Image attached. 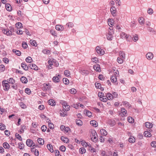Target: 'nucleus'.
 Listing matches in <instances>:
<instances>
[{"mask_svg":"<svg viewBox=\"0 0 156 156\" xmlns=\"http://www.w3.org/2000/svg\"><path fill=\"white\" fill-rule=\"evenodd\" d=\"M76 123L79 126H81L82 125V122L80 120H77L76 121Z\"/></svg>","mask_w":156,"mask_h":156,"instance_id":"nucleus-46","label":"nucleus"},{"mask_svg":"<svg viewBox=\"0 0 156 156\" xmlns=\"http://www.w3.org/2000/svg\"><path fill=\"white\" fill-rule=\"evenodd\" d=\"M152 123L149 122H147L145 123V126L149 129H151L152 127Z\"/></svg>","mask_w":156,"mask_h":156,"instance_id":"nucleus-20","label":"nucleus"},{"mask_svg":"<svg viewBox=\"0 0 156 156\" xmlns=\"http://www.w3.org/2000/svg\"><path fill=\"white\" fill-rule=\"evenodd\" d=\"M128 121L130 123H132L134 122V119L132 117H129L128 118Z\"/></svg>","mask_w":156,"mask_h":156,"instance_id":"nucleus-47","label":"nucleus"},{"mask_svg":"<svg viewBox=\"0 0 156 156\" xmlns=\"http://www.w3.org/2000/svg\"><path fill=\"white\" fill-rule=\"evenodd\" d=\"M62 104L64 111H68L70 109V106L67 105V103L65 101H64Z\"/></svg>","mask_w":156,"mask_h":156,"instance_id":"nucleus-4","label":"nucleus"},{"mask_svg":"<svg viewBox=\"0 0 156 156\" xmlns=\"http://www.w3.org/2000/svg\"><path fill=\"white\" fill-rule=\"evenodd\" d=\"M48 104L52 106H55V103L53 99H50L48 101Z\"/></svg>","mask_w":156,"mask_h":156,"instance_id":"nucleus-27","label":"nucleus"},{"mask_svg":"<svg viewBox=\"0 0 156 156\" xmlns=\"http://www.w3.org/2000/svg\"><path fill=\"white\" fill-rule=\"evenodd\" d=\"M108 24L110 26L113 25L114 24L113 20L112 19H109L108 20Z\"/></svg>","mask_w":156,"mask_h":156,"instance_id":"nucleus-28","label":"nucleus"},{"mask_svg":"<svg viewBox=\"0 0 156 156\" xmlns=\"http://www.w3.org/2000/svg\"><path fill=\"white\" fill-rule=\"evenodd\" d=\"M47 129V127L45 125H43L41 126V129L42 132H44Z\"/></svg>","mask_w":156,"mask_h":156,"instance_id":"nucleus-57","label":"nucleus"},{"mask_svg":"<svg viewBox=\"0 0 156 156\" xmlns=\"http://www.w3.org/2000/svg\"><path fill=\"white\" fill-rule=\"evenodd\" d=\"M121 112L122 114V115L123 116H127V113L126 110L123 108H121Z\"/></svg>","mask_w":156,"mask_h":156,"instance_id":"nucleus-12","label":"nucleus"},{"mask_svg":"<svg viewBox=\"0 0 156 156\" xmlns=\"http://www.w3.org/2000/svg\"><path fill=\"white\" fill-rule=\"evenodd\" d=\"M15 136L16 137L19 139L20 141L22 140V138H21V136H20L19 134L17 133H16L15 134Z\"/></svg>","mask_w":156,"mask_h":156,"instance_id":"nucleus-48","label":"nucleus"},{"mask_svg":"<svg viewBox=\"0 0 156 156\" xmlns=\"http://www.w3.org/2000/svg\"><path fill=\"white\" fill-rule=\"evenodd\" d=\"M55 156H61V155L59 154V151L58 150H55Z\"/></svg>","mask_w":156,"mask_h":156,"instance_id":"nucleus-64","label":"nucleus"},{"mask_svg":"<svg viewBox=\"0 0 156 156\" xmlns=\"http://www.w3.org/2000/svg\"><path fill=\"white\" fill-rule=\"evenodd\" d=\"M116 76L115 75H114L112 76L111 77V80L112 82H115L117 81Z\"/></svg>","mask_w":156,"mask_h":156,"instance_id":"nucleus-21","label":"nucleus"},{"mask_svg":"<svg viewBox=\"0 0 156 156\" xmlns=\"http://www.w3.org/2000/svg\"><path fill=\"white\" fill-rule=\"evenodd\" d=\"M91 60L92 62H94L95 63H96L98 61V58L97 57H94L92 58Z\"/></svg>","mask_w":156,"mask_h":156,"instance_id":"nucleus-58","label":"nucleus"},{"mask_svg":"<svg viewBox=\"0 0 156 156\" xmlns=\"http://www.w3.org/2000/svg\"><path fill=\"white\" fill-rule=\"evenodd\" d=\"M51 34L54 36H56V34L55 32V30H50Z\"/></svg>","mask_w":156,"mask_h":156,"instance_id":"nucleus-54","label":"nucleus"},{"mask_svg":"<svg viewBox=\"0 0 156 156\" xmlns=\"http://www.w3.org/2000/svg\"><path fill=\"white\" fill-rule=\"evenodd\" d=\"M55 29L58 31H63L64 30L63 27L60 25H56L55 26Z\"/></svg>","mask_w":156,"mask_h":156,"instance_id":"nucleus-9","label":"nucleus"},{"mask_svg":"<svg viewBox=\"0 0 156 156\" xmlns=\"http://www.w3.org/2000/svg\"><path fill=\"white\" fill-rule=\"evenodd\" d=\"M147 13L149 14H152L153 13V11L151 8H148L147 10Z\"/></svg>","mask_w":156,"mask_h":156,"instance_id":"nucleus-51","label":"nucleus"},{"mask_svg":"<svg viewBox=\"0 0 156 156\" xmlns=\"http://www.w3.org/2000/svg\"><path fill=\"white\" fill-rule=\"evenodd\" d=\"M81 73L83 75H88L89 74V72L86 70H81Z\"/></svg>","mask_w":156,"mask_h":156,"instance_id":"nucleus-38","label":"nucleus"},{"mask_svg":"<svg viewBox=\"0 0 156 156\" xmlns=\"http://www.w3.org/2000/svg\"><path fill=\"white\" fill-rule=\"evenodd\" d=\"M154 55L151 52L147 53L146 55L147 58L149 60H151L153 58Z\"/></svg>","mask_w":156,"mask_h":156,"instance_id":"nucleus-7","label":"nucleus"},{"mask_svg":"<svg viewBox=\"0 0 156 156\" xmlns=\"http://www.w3.org/2000/svg\"><path fill=\"white\" fill-rule=\"evenodd\" d=\"M64 74L66 76H68L70 75V72L68 70H66L65 71Z\"/></svg>","mask_w":156,"mask_h":156,"instance_id":"nucleus-52","label":"nucleus"},{"mask_svg":"<svg viewBox=\"0 0 156 156\" xmlns=\"http://www.w3.org/2000/svg\"><path fill=\"white\" fill-rule=\"evenodd\" d=\"M133 40L134 42H136L138 40V35L135 34L133 35Z\"/></svg>","mask_w":156,"mask_h":156,"instance_id":"nucleus-39","label":"nucleus"},{"mask_svg":"<svg viewBox=\"0 0 156 156\" xmlns=\"http://www.w3.org/2000/svg\"><path fill=\"white\" fill-rule=\"evenodd\" d=\"M114 33V31H108L107 34V38L109 41H112L113 37V35Z\"/></svg>","mask_w":156,"mask_h":156,"instance_id":"nucleus-2","label":"nucleus"},{"mask_svg":"<svg viewBox=\"0 0 156 156\" xmlns=\"http://www.w3.org/2000/svg\"><path fill=\"white\" fill-rule=\"evenodd\" d=\"M90 124L94 127H96L98 126L97 122L95 120H91L90 121Z\"/></svg>","mask_w":156,"mask_h":156,"instance_id":"nucleus-25","label":"nucleus"},{"mask_svg":"<svg viewBox=\"0 0 156 156\" xmlns=\"http://www.w3.org/2000/svg\"><path fill=\"white\" fill-rule=\"evenodd\" d=\"M151 130V129H149V131H145L144 133V135L146 137H150L151 136V135L150 133V132Z\"/></svg>","mask_w":156,"mask_h":156,"instance_id":"nucleus-13","label":"nucleus"},{"mask_svg":"<svg viewBox=\"0 0 156 156\" xmlns=\"http://www.w3.org/2000/svg\"><path fill=\"white\" fill-rule=\"evenodd\" d=\"M26 62L30 63L32 61V58L30 57H28L26 59Z\"/></svg>","mask_w":156,"mask_h":156,"instance_id":"nucleus-45","label":"nucleus"},{"mask_svg":"<svg viewBox=\"0 0 156 156\" xmlns=\"http://www.w3.org/2000/svg\"><path fill=\"white\" fill-rule=\"evenodd\" d=\"M101 134L104 136H106L107 134V132L105 129H102L100 130Z\"/></svg>","mask_w":156,"mask_h":156,"instance_id":"nucleus-33","label":"nucleus"},{"mask_svg":"<svg viewBox=\"0 0 156 156\" xmlns=\"http://www.w3.org/2000/svg\"><path fill=\"white\" fill-rule=\"evenodd\" d=\"M101 101H103L105 102L107 101L108 98H107V97H102L101 98Z\"/></svg>","mask_w":156,"mask_h":156,"instance_id":"nucleus-60","label":"nucleus"},{"mask_svg":"<svg viewBox=\"0 0 156 156\" xmlns=\"http://www.w3.org/2000/svg\"><path fill=\"white\" fill-rule=\"evenodd\" d=\"M93 68L96 71L99 72H101L100 66L98 64H96L95 65H94Z\"/></svg>","mask_w":156,"mask_h":156,"instance_id":"nucleus-10","label":"nucleus"},{"mask_svg":"<svg viewBox=\"0 0 156 156\" xmlns=\"http://www.w3.org/2000/svg\"><path fill=\"white\" fill-rule=\"evenodd\" d=\"M7 82L8 83L13 84L15 83V80L13 78H10L9 79L7 80Z\"/></svg>","mask_w":156,"mask_h":156,"instance_id":"nucleus-18","label":"nucleus"},{"mask_svg":"<svg viewBox=\"0 0 156 156\" xmlns=\"http://www.w3.org/2000/svg\"><path fill=\"white\" fill-rule=\"evenodd\" d=\"M5 129V126L2 123H0V129L1 130H3Z\"/></svg>","mask_w":156,"mask_h":156,"instance_id":"nucleus-42","label":"nucleus"},{"mask_svg":"<svg viewBox=\"0 0 156 156\" xmlns=\"http://www.w3.org/2000/svg\"><path fill=\"white\" fill-rule=\"evenodd\" d=\"M30 43L31 45L34 46H37V44L36 41L34 40H30Z\"/></svg>","mask_w":156,"mask_h":156,"instance_id":"nucleus-44","label":"nucleus"},{"mask_svg":"<svg viewBox=\"0 0 156 156\" xmlns=\"http://www.w3.org/2000/svg\"><path fill=\"white\" fill-rule=\"evenodd\" d=\"M61 139L64 143H67L69 142V139L66 137L62 136L61 137Z\"/></svg>","mask_w":156,"mask_h":156,"instance_id":"nucleus-29","label":"nucleus"},{"mask_svg":"<svg viewBox=\"0 0 156 156\" xmlns=\"http://www.w3.org/2000/svg\"><path fill=\"white\" fill-rule=\"evenodd\" d=\"M42 52L44 54H48L50 53V51L47 49H44L42 51Z\"/></svg>","mask_w":156,"mask_h":156,"instance_id":"nucleus-55","label":"nucleus"},{"mask_svg":"<svg viewBox=\"0 0 156 156\" xmlns=\"http://www.w3.org/2000/svg\"><path fill=\"white\" fill-rule=\"evenodd\" d=\"M123 104L126 107H130V105H129V103L127 101H124L123 102Z\"/></svg>","mask_w":156,"mask_h":156,"instance_id":"nucleus-50","label":"nucleus"},{"mask_svg":"<svg viewBox=\"0 0 156 156\" xmlns=\"http://www.w3.org/2000/svg\"><path fill=\"white\" fill-rule=\"evenodd\" d=\"M22 46L24 48H26L27 47V44L25 42H23L22 44Z\"/></svg>","mask_w":156,"mask_h":156,"instance_id":"nucleus-61","label":"nucleus"},{"mask_svg":"<svg viewBox=\"0 0 156 156\" xmlns=\"http://www.w3.org/2000/svg\"><path fill=\"white\" fill-rule=\"evenodd\" d=\"M21 67L25 70H27L28 69V67L25 63H22L21 64Z\"/></svg>","mask_w":156,"mask_h":156,"instance_id":"nucleus-17","label":"nucleus"},{"mask_svg":"<svg viewBox=\"0 0 156 156\" xmlns=\"http://www.w3.org/2000/svg\"><path fill=\"white\" fill-rule=\"evenodd\" d=\"M106 96L108 99L109 100H112L113 99V96L112 94L108 93L106 94Z\"/></svg>","mask_w":156,"mask_h":156,"instance_id":"nucleus-24","label":"nucleus"},{"mask_svg":"<svg viewBox=\"0 0 156 156\" xmlns=\"http://www.w3.org/2000/svg\"><path fill=\"white\" fill-rule=\"evenodd\" d=\"M92 134H94L93 135V136L92 137L91 139L94 142H96L97 141V139L96 138V136H95V135H97V133L95 131H94L92 132Z\"/></svg>","mask_w":156,"mask_h":156,"instance_id":"nucleus-11","label":"nucleus"},{"mask_svg":"<svg viewBox=\"0 0 156 156\" xmlns=\"http://www.w3.org/2000/svg\"><path fill=\"white\" fill-rule=\"evenodd\" d=\"M138 21L140 25L144 24L145 23L144 19L143 17L139 18Z\"/></svg>","mask_w":156,"mask_h":156,"instance_id":"nucleus-16","label":"nucleus"},{"mask_svg":"<svg viewBox=\"0 0 156 156\" xmlns=\"http://www.w3.org/2000/svg\"><path fill=\"white\" fill-rule=\"evenodd\" d=\"M3 146L5 149H8L9 148V145L6 142H5L3 144Z\"/></svg>","mask_w":156,"mask_h":156,"instance_id":"nucleus-37","label":"nucleus"},{"mask_svg":"<svg viewBox=\"0 0 156 156\" xmlns=\"http://www.w3.org/2000/svg\"><path fill=\"white\" fill-rule=\"evenodd\" d=\"M110 11L112 15L115 16L116 15L117 10L115 6H112L110 8Z\"/></svg>","mask_w":156,"mask_h":156,"instance_id":"nucleus-6","label":"nucleus"},{"mask_svg":"<svg viewBox=\"0 0 156 156\" xmlns=\"http://www.w3.org/2000/svg\"><path fill=\"white\" fill-rule=\"evenodd\" d=\"M26 143L27 146L31 147L33 144V142L31 140L28 139L26 141Z\"/></svg>","mask_w":156,"mask_h":156,"instance_id":"nucleus-14","label":"nucleus"},{"mask_svg":"<svg viewBox=\"0 0 156 156\" xmlns=\"http://www.w3.org/2000/svg\"><path fill=\"white\" fill-rule=\"evenodd\" d=\"M5 8L6 10L9 11H11L12 9L11 5L8 3H7L6 4Z\"/></svg>","mask_w":156,"mask_h":156,"instance_id":"nucleus-32","label":"nucleus"},{"mask_svg":"<svg viewBox=\"0 0 156 156\" xmlns=\"http://www.w3.org/2000/svg\"><path fill=\"white\" fill-rule=\"evenodd\" d=\"M84 113L86 114L89 117H91V116H92V113L91 112L87 110H85Z\"/></svg>","mask_w":156,"mask_h":156,"instance_id":"nucleus-35","label":"nucleus"},{"mask_svg":"<svg viewBox=\"0 0 156 156\" xmlns=\"http://www.w3.org/2000/svg\"><path fill=\"white\" fill-rule=\"evenodd\" d=\"M12 51L13 52H14L18 56H20L21 54V52L19 51L16 50L15 49H13L12 50Z\"/></svg>","mask_w":156,"mask_h":156,"instance_id":"nucleus-36","label":"nucleus"},{"mask_svg":"<svg viewBox=\"0 0 156 156\" xmlns=\"http://www.w3.org/2000/svg\"><path fill=\"white\" fill-rule=\"evenodd\" d=\"M50 85L49 84H44V87L43 88V90L46 91L50 89Z\"/></svg>","mask_w":156,"mask_h":156,"instance_id":"nucleus-15","label":"nucleus"},{"mask_svg":"<svg viewBox=\"0 0 156 156\" xmlns=\"http://www.w3.org/2000/svg\"><path fill=\"white\" fill-rule=\"evenodd\" d=\"M21 81L23 83H26L27 82V78L24 76L21 77L20 78Z\"/></svg>","mask_w":156,"mask_h":156,"instance_id":"nucleus-23","label":"nucleus"},{"mask_svg":"<svg viewBox=\"0 0 156 156\" xmlns=\"http://www.w3.org/2000/svg\"><path fill=\"white\" fill-rule=\"evenodd\" d=\"M7 82L6 80H3L2 82V85L3 88V90L5 91H8L10 87V86L7 83H5Z\"/></svg>","mask_w":156,"mask_h":156,"instance_id":"nucleus-1","label":"nucleus"},{"mask_svg":"<svg viewBox=\"0 0 156 156\" xmlns=\"http://www.w3.org/2000/svg\"><path fill=\"white\" fill-rule=\"evenodd\" d=\"M96 50L97 53L100 55L104 54V51L102 49H101L99 46H97L96 48Z\"/></svg>","mask_w":156,"mask_h":156,"instance_id":"nucleus-5","label":"nucleus"},{"mask_svg":"<svg viewBox=\"0 0 156 156\" xmlns=\"http://www.w3.org/2000/svg\"><path fill=\"white\" fill-rule=\"evenodd\" d=\"M120 37L122 39H125L127 41H129V36L127 35L124 32H122L120 33Z\"/></svg>","mask_w":156,"mask_h":156,"instance_id":"nucleus-3","label":"nucleus"},{"mask_svg":"<svg viewBox=\"0 0 156 156\" xmlns=\"http://www.w3.org/2000/svg\"><path fill=\"white\" fill-rule=\"evenodd\" d=\"M119 56L121 58H122V59H125V54L122 51H120L119 53Z\"/></svg>","mask_w":156,"mask_h":156,"instance_id":"nucleus-31","label":"nucleus"},{"mask_svg":"<svg viewBox=\"0 0 156 156\" xmlns=\"http://www.w3.org/2000/svg\"><path fill=\"white\" fill-rule=\"evenodd\" d=\"M80 153L82 154L86 152V150L84 147H82L79 150Z\"/></svg>","mask_w":156,"mask_h":156,"instance_id":"nucleus-40","label":"nucleus"},{"mask_svg":"<svg viewBox=\"0 0 156 156\" xmlns=\"http://www.w3.org/2000/svg\"><path fill=\"white\" fill-rule=\"evenodd\" d=\"M74 24L73 23L69 22L67 23L66 25V26L68 27L69 28H72L74 26Z\"/></svg>","mask_w":156,"mask_h":156,"instance_id":"nucleus-22","label":"nucleus"},{"mask_svg":"<svg viewBox=\"0 0 156 156\" xmlns=\"http://www.w3.org/2000/svg\"><path fill=\"white\" fill-rule=\"evenodd\" d=\"M60 76V75L58 74H56V76L53 77V80L54 82L56 83L59 82L60 81L59 78L58 76Z\"/></svg>","mask_w":156,"mask_h":156,"instance_id":"nucleus-8","label":"nucleus"},{"mask_svg":"<svg viewBox=\"0 0 156 156\" xmlns=\"http://www.w3.org/2000/svg\"><path fill=\"white\" fill-rule=\"evenodd\" d=\"M108 123L111 126H113L115 124V121L114 120L109 119L108 121Z\"/></svg>","mask_w":156,"mask_h":156,"instance_id":"nucleus-19","label":"nucleus"},{"mask_svg":"<svg viewBox=\"0 0 156 156\" xmlns=\"http://www.w3.org/2000/svg\"><path fill=\"white\" fill-rule=\"evenodd\" d=\"M5 69V66L3 65H0V70L4 71Z\"/></svg>","mask_w":156,"mask_h":156,"instance_id":"nucleus-62","label":"nucleus"},{"mask_svg":"<svg viewBox=\"0 0 156 156\" xmlns=\"http://www.w3.org/2000/svg\"><path fill=\"white\" fill-rule=\"evenodd\" d=\"M70 91L71 94H75L76 93V91L75 89H72L70 90Z\"/></svg>","mask_w":156,"mask_h":156,"instance_id":"nucleus-63","label":"nucleus"},{"mask_svg":"<svg viewBox=\"0 0 156 156\" xmlns=\"http://www.w3.org/2000/svg\"><path fill=\"white\" fill-rule=\"evenodd\" d=\"M47 147L49 151L51 153H52L54 152V150L53 149L52 146L51 144H48L47 145Z\"/></svg>","mask_w":156,"mask_h":156,"instance_id":"nucleus-26","label":"nucleus"},{"mask_svg":"<svg viewBox=\"0 0 156 156\" xmlns=\"http://www.w3.org/2000/svg\"><path fill=\"white\" fill-rule=\"evenodd\" d=\"M31 69H33L35 70H37L38 69V67L37 66L34 64H31Z\"/></svg>","mask_w":156,"mask_h":156,"instance_id":"nucleus-34","label":"nucleus"},{"mask_svg":"<svg viewBox=\"0 0 156 156\" xmlns=\"http://www.w3.org/2000/svg\"><path fill=\"white\" fill-rule=\"evenodd\" d=\"M63 81L64 83L65 84H68L69 83V80L66 78H63Z\"/></svg>","mask_w":156,"mask_h":156,"instance_id":"nucleus-43","label":"nucleus"},{"mask_svg":"<svg viewBox=\"0 0 156 156\" xmlns=\"http://www.w3.org/2000/svg\"><path fill=\"white\" fill-rule=\"evenodd\" d=\"M135 139L133 137H131L129 139V141L130 143H134L135 141Z\"/></svg>","mask_w":156,"mask_h":156,"instance_id":"nucleus-41","label":"nucleus"},{"mask_svg":"<svg viewBox=\"0 0 156 156\" xmlns=\"http://www.w3.org/2000/svg\"><path fill=\"white\" fill-rule=\"evenodd\" d=\"M123 59L120 57H118L117 59V62L119 64H122L123 62Z\"/></svg>","mask_w":156,"mask_h":156,"instance_id":"nucleus-49","label":"nucleus"},{"mask_svg":"<svg viewBox=\"0 0 156 156\" xmlns=\"http://www.w3.org/2000/svg\"><path fill=\"white\" fill-rule=\"evenodd\" d=\"M151 145L154 147H156V141H153L151 143Z\"/></svg>","mask_w":156,"mask_h":156,"instance_id":"nucleus-59","label":"nucleus"},{"mask_svg":"<svg viewBox=\"0 0 156 156\" xmlns=\"http://www.w3.org/2000/svg\"><path fill=\"white\" fill-rule=\"evenodd\" d=\"M37 141L38 143L41 145H43L44 144V140L41 138H38Z\"/></svg>","mask_w":156,"mask_h":156,"instance_id":"nucleus-30","label":"nucleus"},{"mask_svg":"<svg viewBox=\"0 0 156 156\" xmlns=\"http://www.w3.org/2000/svg\"><path fill=\"white\" fill-rule=\"evenodd\" d=\"M48 126L49 128L51 129H53L54 128V125L52 123H48Z\"/></svg>","mask_w":156,"mask_h":156,"instance_id":"nucleus-53","label":"nucleus"},{"mask_svg":"<svg viewBox=\"0 0 156 156\" xmlns=\"http://www.w3.org/2000/svg\"><path fill=\"white\" fill-rule=\"evenodd\" d=\"M60 150L62 152H65L66 151V147L64 146H62L60 147Z\"/></svg>","mask_w":156,"mask_h":156,"instance_id":"nucleus-56","label":"nucleus"}]
</instances>
